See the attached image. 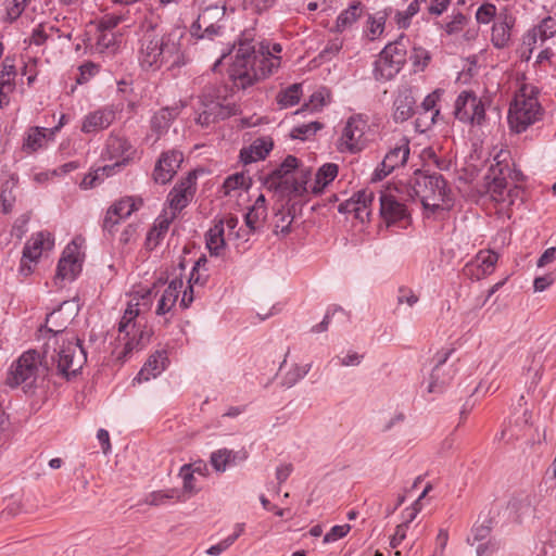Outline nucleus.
Wrapping results in <instances>:
<instances>
[{
  "label": "nucleus",
  "mask_w": 556,
  "mask_h": 556,
  "mask_svg": "<svg viewBox=\"0 0 556 556\" xmlns=\"http://www.w3.org/2000/svg\"><path fill=\"white\" fill-rule=\"evenodd\" d=\"M281 51L282 47L277 42H260L256 50L250 41H240L229 68V77L233 85L245 89L271 75L280 67Z\"/></svg>",
  "instance_id": "nucleus-1"
},
{
  "label": "nucleus",
  "mask_w": 556,
  "mask_h": 556,
  "mask_svg": "<svg viewBox=\"0 0 556 556\" xmlns=\"http://www.w3.org/2000/svg\"><path fill=\"white\" fill-rule=\"evenodd\" d=\"M184 27L175 26L163 35L153 29L147 30L141 40L138 60L144 70H159L163 65L180 66L184 64L182 39Z\"/></svg>",
  "instance_id": "nucleus-2"
},
{
  "label": "nucleus",
  "mask_w": 556,
  "mask_h": 556,
  "mask_svg": "<svg viewBox=\"0 0 556 556\" xmlns=\"http://www.w3.org/2000/svg\"><path fill=\"white\" fill-rule=\"evenodd\" d=\"M43 357L46 362L55 364L58 372L66 378L76 375L87 359L75 334L48 336L43 345Z\"/></svg>",
  "instance_id": "nucleus-3"
},
{
  "label": "nucleus",
  "mask_w": 556,
  "mask_h": 556,
  "mask_svg": "<svg viewBox=\"0 0 556 556\" xmlns=\"http://www.w3.org/2000/svg\"><path fill=\"white\" fill-rule=\"evenodd\" d=\"M48 369L43 354L28 350L11 364L7 384L12 388L21 387L24 393L33 395L43 386Z\"/></svg>",
  "instance_id": "nucleus-4"
},
{
  "label": "nucleus",
  "mask_w": 556,
  "mask_h": 556,
  "mask_svg": "<svg viewBox=\"0 0 556 556\" xmlns=\"http://www.w3.org/2000/svg\"><path fill=\"white\" fill-rule=\"evenodd\" d=\"M140 299L134 295L118 324L117 357L127 359L134 352L142 350L150 341L151 331L141 327L137 318L141 312Z\"/></svg>",
  "instance_id": "nucleus-5"
},
{
  "label": "nucleus",
  "mask_w": 556,
  "mask_h": 556,
  "mask_svg": "<svg viewBox=\"0 0 556 556\" xmlns=\"http://www.w3.org/2000/svg\"><path fill=\"white\" fill-rule=\"evenodd\" d=\"M410 194L420 200L426 210L435 213L438 211H447L453 205L451 191L441 175H426L420 170L415 172L409 180Z\"/></svg>",
  "instance_id": "nucleus-6"
},
{
  "label": "nucleus",
  "mask_w": 556,
  "mask_h": 556,
  "mask_svg": "<svg viewBox=\"0 0 556 556\" xmlns=\"http://www.w3.org/2000/svg\"><path fill=\"white\" fill-rule=\"evenodd\" d=\"M226 87H207L198 97L194 105L195 122L202 127H208L219 119L237 114V105L228 100Z\"/></svg>",
  "instance_id": "nucleus-7"
},
{
  "label": "nucleus",
  "mask_w": 556,
  "mask_h": 556,
  "mask_svg": "<svg viewBox=\"0 0 556 556\" xmlns=\"http://www.w3.org/2000/svg\"><path fill=\"white\" fill-rule=\"evenodd\" d=\"M543 110L531 85H522L515 94L508 111V123L513 131L519 134L538 122Z\"/></svg>",
  "instance_id": "nucleus-8"
},
{
  "label": "nucleus",
  "mask_w": 556,
  "mask_h": 556,
  "mask_svg": "<svg viewBox=\"0 0 556 556\" xmlns=\"http://www.w3.org/2000/svg\"><path fill=\"white\" fill-rule=\"evenodd\" d=\"M136 153L137 150L127 140V138L118 134L111 132L105 141L102 157L112 161L113 164L99 167L89 181L87 180L88 177L84 179L83 185L93 187L96 180L114 175L116 170L128 165L134 160Z\"/></svg>",
  "instance_id": "nucleus-9"
},
{
  "label": "nucleus",
  "mask_w": 556,
  "mask_h": 556,
  "mask_svg": "<svg viewBox=\"0 0 556 556\" xmlns=\"http://www.w3.org/2000/svg\"><path fill=\"white\" fill-rule=\"evenodd\" d=\"M506 154V152L501 151L494 157L496 164L491 165L486 176V193L493 202L500 205L501 210L514 205L517 200H521L522 194V191L517 187L507 188L506 176L509 168L507 165H502V162L505 160H502V156Z\"/></svg>",
  "instance_id": "nucleus-10"
},
{
  "label": "nucleus",
  "mask_w": 556,
  "mask_h": 556,
  "mask_svg": "<svg viewBox=\"0 0 556 556\" xmlns=\"http://www.w3.org/2000/svg\"><path fill=\"white\" fill-rule=\"evenodd\" d=\"M369 136L368 119L361 114L352 115L345 122L337 148L341 153L356 154L367 147L370 141Z\"/></svg>",
  "instance_id": "nucleus-11"
},
{
  "label": "nucleus",
  "mask_w": 556,
  "mask_h": 556,
  "mask_svg": "<svg viewBox=\"0 0 556 556\" xmlns=\"http://www.w3.org/2000/svg\"><path fill=\"white\" fill-rule=\"evenodd\" d=\"M405 55L406 52L401 43L387 45L375 61L374 73L376 78L384 80L393 78L404 65Z\"/></svg>",
  "instance_id": "nucleus-12"
},
{
  "label": "nucleus",
  "mask_w": 556,
  "mask_h": 556,
  "mask_svg": "<svg viewBox=\"0 0 556 556\" xmlns=\"http://www.w3.org/2000/svg\"><path fill=\"white\" fill-rule=\"evenodd\" d=\"M379 204L380 217L388 227L404 222L409 217L406 205L396 187H388L381 190Z\"/></svg>",
  "instance_id": "nucleus-13"
},
{
  "label": "nucleus",
  "mask_w": 556,
  "mask_h": 556,
  "mask_svg": "<svg viewBox=\"0 0 556 556\" xmlns=\"http://www.w3.org/2000/svg\"><path fill=\"white\" fill-rule=\"evenodd\" d=\"M225 14V7H206L192 25L191 35L202 40H213L214 37L220 36L223 26L219 23L224 20Z\"/></svg>",
  "instance_id": "nucleus-14"
},
{
  "label": "nucleus",
  "mask_w": 556,
  "mask_h": 556,
  "mask_svg": "<svg viewBox=\"0 0 556 556\" xmlns=\"http://www.w3.org/2000/svg\"><path fill=\"white\" fill-rule=\"evenodd\" d=\"M455 117L459 122L481 126L485 122V105L472 91H462L455 101Z\"/></svg>",
  "instance_id": "nucleus-15"
},
{
  "label": "nucleus",
  "mask_w": 556,
  "mask_h": 556,
  "mask_svg": "<svg viewBox=\"0 0 556 556\" xmlns=\"http://www.w3.org/2000/svg\"><path fill=\"white\" fill-rule=\"evenodd\" d=\"M83 266V253L80 251V244L77 239H74L68 243L62 256L58 263L55 283L59 285L63 281L74 280L81 270Z\"/></svg>",
  "instance_id": "nucleus-16"
},
{
  "label": "nucleus",
  "mask_w": 556,
  "mask_h": 556,
  "mask_svg": "<svg viewBox=\"0 0 556 556\" xmlns=\"http://www.w3.org/2000/svg\"><path fill=\"white\" fill-rule=\"evenodd\" d=\"M54 247V237L49 231H39L33 235L26 242L21 260L20 270L24 275L31 271V264L37 262L46 251H51Z\"/></svg>",
  "instance_id": "nucleus-17"
},
{
  "label": "nucleus",
  "mask_w": 556,
  "mask_h": 556,
  "mask_svg": "<svg viewBox=\"0 0 556 556\" xmlns=\"http://www.w3.org/2000/svg\"><path fill=\"white\" fill-rule=\"evenodd\" d=\"M195 185L197 175L192 172L173 187L167 195V203L170 208L169 214L176 216L191 202L195 193Z\"/></svg>",
  "instance_id": "nucleus-18"
},
{
  "label": "nucleus",
  "mask_w": 556,
  "mask_h": 556,
  "mask_svg": "<svg viewBox=\"0 0 556 556\" xmlns=\"http://www.w3.org/2000/svg\"><path fill=\"white\" fill-rule=\"evenodd\" d=\"M375 200V193L370 189H362L355 192L350 199L338 206L342 214H354V217L361 223L369 220L371 205Z\"/></svg>",
  "instance_id": "nucleus-19"
},
{
  "label": "nucleus",
  "mask_w": 556,
  "mask_h": 556,
  "mask_svg": "<svg viewBox=\"0 0 556 556\" xmlns=\"http://www.w3.org/2000/svg\"><path fill=\"white\" fill-rule=\"evenodd\" d=\"M409 156V140L401 137L387 152L380 167L375 170V178L382 179L396 167L403 166Z\"/></svg>",
  "instance_id": "nucleus-20"
},
{
  "label": "nucleus",
  "mask_w": 556,
  "mask_h": 556,
  "mask_svg": "<svg viewBox=\"0 0 556 556\" xmlns=\"http://www.w3.org/2000/svg\"><path fill=\"white\" fill-rule=\"evenodd\" d=\"M75 315L73 304L64 301L58 309H54L47 316L45 331L41 330V332L60 337H63V334H74V332L67 330V326Z\"/></svg>",
  "instance_id": "nucleus-21"
},
{
  "label": "nucleus",
  "mask_w": 556,
  "mask_h": 556,
  "mask_svg": "<svg viewBox=\"0 0 556 556\" xmlns=\"http://www.w3.org/2000/svg\"><path fill=\"white\" fill-rule=\"evenodd\" d=\"M138 206L131 197L115 201L108 210L103 219L102 229L113 235L117 225L127 219Z\"/></svg>",
  "instance_id": "nucleus-22"
},
{
  "label": "nucleus",
  "mask_w": 556,
  "mask_h": 556,
  "mask_svg": "<svg viewBox=\"0 0 556 556\" xmlns=\"http://www.w3.org/2000/svg\"><path fill=\"white\" fill-rule=\"evenodd\" d=\"M184 161V155L178 150L163 152L153 169L152 178L156 184L165 185L176 175Z\"/></svg>",
  "instance_id": "nucleus-23"
},
{
  "label": "nucleus",
  "mask_w": 556,
  "mask_h": 556,
  "mask_svg": "<svg viewBox=\"0 0 556 556\" xmlns=\"http://www.w3.org/2000/svg\"><path fill=\"white\" fill-rule=\"evenodd\" d=\"M207 260L203 256L200 257L193 265L188 279V287L182 291L180 299V306L188 308L193 302L199 290L204 287L208 279V273L206 268Z\"/></svg>",
  "instance_id": "nucleus-24"
},
{
  "label": "nucleus",
  "mask_w": 556,
  "mask_h": 556,
  "mask_svg": "<svg viewBox=\"0 0 556 556\" xmlns=\"http://www.w3.org/2000/svg\"><path fill=\"white\" fill-rule=\"evenodd\" d=\"M498 261V255L492 250L478 252L476 257L464 267V274L472 280H480L491 275Z\"/></svg>",
  "instance_id": "nucleus-25"
},
{
  "label": "nucleus",
  "mask_w": 556,
  "mask_h": 556,
  "mask_svg": "<svg viewBox=\"0 0 556 556\" xmlns=\"http://www.w3.org/2000/svg\"><path fill=\"white\" fill-rule=\"evenodd\" d=\"M516 18L506 9L501 10L492 26L491 42L497 49L508 47Z\"/></svg>",
  "instance_id": "nucleus-26"
},
{
  "label": "nucleus",
  "mask_w": 556,
  "mask_h": 556,
  "mask_svg": "<svg viewBox=\"0 0 556 556\" xmlns=\"http://www.w3.org/2000/svg\"><path fill=\"white\" fill-rule=\"evenodd\" d=\"M184 287V281L179 278L173 279L164 290L157 295V303L155 308V314L159 316H164L172 312L175 307L177 300L181 293V289Z\"/></svg>",
  "instance_id": "nucleus-27"
},
{
  "label": "nucleus",
  "mask_w": 556,
  "mask_h": 556,
  "mask_svg": "<svg viewBox=\"0 0 556 556\" xmlns=\"http://www.w3.org/2000/svg\"><path fill=\"white\" fill-rule=\"evenodd\" d=\"M115 113L113 110L103 108L90 112L81 122V131L85 134L98 132L110 127L114 122Z\"/></svg>",
  "instance_id": "nucleus-28"
},
{
  "label": "nucleus",
  "mask_w": 556,
  "mask_h": 556,
  "mask_svg": "<svg viewBox=\"0 0 556 556\" xmlns=\"http://www.w3.org/2000/svg\"><path fill=\"white\" fill-rule=\"evenodd\" d=\"M416 100L412 89L400 88L393 102V119L395 122L407 121L415 112Z\"/></svg>",
  "instance_id": "nucleus-29"
},
{
  "label": "nucleus",
  "mask_w": 556,
  "mask_h": 556,
  "mask_svg": "<svg viewBox=\"0 0 556 556\" xmlns=\"http://www.w3.org/2000/svg\"><path fill=\"white\" fill-rule=\"evenodd\" d=\"M274 147L269 137L255 139L248 148H243L240 152V160L243 164H251L264 160Z\"/></svg>",
  "instance_id": "nucleus-30"
},
{
  "label": "nucleus",
  "mask_w": 556,
  "mask_h": 556,
  "mask_svg": "<svg viewBox=\"0 0 556 556\" xmlns=\"http://www.w3.org/2000/svg\"><path fill=\"white\" fill-rule=\"evenodd\" d=\"M167 363V354L165 351H156L153 353L148 361L144 363L143 367L138 372L135 380L138 382L149 381L150 379L156 378L160 376L166 368Z\"/></svg>",
  "instance_id": "nucleus-31"
},
{
  "label": "nucleus",
  "mask_w": 556,
  "mask_h": 556,
  "mask_svg": "<svg viewBox=\"0 0 556 556\" xmlns=\"http://www.w3.org/2000/svg\"><path fill=\"white\" fill-rule=\"evenodd\" d=\"M267 217L266 199L264 194H260L253 205L244 215L245 229L249 235L260 229Z\"/></svg>",
  "instance_id": "nucleus-32"
},
{
  "label": "nucleus",
  "mask_w": 556,
  "mask_h": 556,
  "mask_svg": "<svg viewBox=\"0 0 556 556\" xmlns=\"http://www.w3.org/2000/svg\"><path fill=\"white\" fill-rule=\"evenodd\" d=\"M175 217L176 216H174V214H169L168 212H164L157 216L152 228L147 235L146 243L149 249L152 250L160 244L161 240L167 233L169 226Z\"/></svg>",
  "instance_id": "nucleus-33"
},
{
  "label": "nucleus",
  "mask_w": 556,
  "mask_h": 556,
  "mask_svg": "<svg viewBox=\"0 0 556 556\" xmlns=\"http://www.w3.org/2000/svg\"><path fill=\"white\" fill-rule=\"evenodd\" d=\"M181 105L166 106L159 110L151 118V128L157 138L167 131L173 121L179 115Z\"/></svg>",
  "instance_id": "nucleus-34"
},
{
  "label": "nucleus",
  "mask_w": 556,
  "mask_h": 556,
  "mask_svg": "<svg viewBox=\"0 0 556 556\" xmlns=\"http://www.w3.org/2000/svg\"><path fill=\"white\" fill-rule=\"evenodd\" d=\"M339 166L334 163L321 165L311 184L312 194H320L338 176Z\"/></svg>",
  "instance_id": "nucleus-35"
},
{
  "label": "nucleus",
  "mask_w": 556,
  "mask_h": 556,
  "mask_svg": "<svg viewBox=\"0 0 556 556\" xmlns=\"http://www.w3.org/2000/svg\"><path fill=\"white\" fill-rule=\"evenodd\" d=\"M237 458L243 460L247 458V455L245 453L239 455V453L233 451L222 448L212 453L211 465L216 471L224 472L228 466L236 464Z\"/></svg>",
  "instance_id": "nucleus-36"
},
{
  "label": "nucleus",
  "mask_w": 556,
  "mask_h": 556,
  "mask_svg": "<svg viewBox=\"0 0 556 556\" xmlns=\"http://www.w3.org/2000/svg\"><path fill=\"white\" fill-rule=\"evenodd\" d=\"M224 224H215L206 233V247L212 255L218 256L226 245Z\"/></svg>",
  "instance_id": "nucleus-37"
},
{
  "label": "nucleus",
  "mask_w": 556,
  "mask_h": 556,
  "mask_svg": "<svg viewBox=\"0 0 556 556\" xmlns=\"http://www.w3.org/2000/svg\"><path fill=\"white\" fill-rule=\"evenodd\" d=\"M363 7L357 4H352L348 9L343 10L336 21V30L339 33H343L348 29H351L352 26L357 22V20L363 14Z\"/></svg>",
  "instance_id": "nucleus-38"
},
{
  "label": "nucleus",
  "mask_w": 556,
  "mask_h": 556,
  "mask_svg": "<svg viewBox=\"0 0 556 556\" xmlns=\"http://www.w3.org/2000/svg\"><path fill=\"white\" fill-rule=\"evenodd\" d=\"M47 128L31 127L24 137L23 150L27 153H33L41 149L47 140Z\"/></svg>",
  "instance_id": "nucleus-39"
},
{
  "label": "nucleus",
  "mask_w": 556,
  "mask_h": 556,
  "mask_svg": "<svg viewBox=\"0 0 556 556\" xmlns=\"http://www.w3.org/2000/svg\"><path fill=\"white\" fill-rule=\"evenodd\" d=\"M251 182L249 176L243 173H235L225 179L222 190L224 195H235L237 192L248 190Z\"/></svg>",
  "instance_id": "nucleus-40"
},
{
  "label": "nucleus",
  "mask_w": 556,
  "mask_h": 556,
  "mask_svg": "<svg viewBox=\"0 0 556 556\" xmlns=\"http://www.w3.org/2000/svg\"><path fill=\"white\" fill-rule=\"evenodd\" d=\"M217 224H224L226 239L228 241H230V240L248 241L249 240L250 235L248 233L247 229L243 227L238 228V225H239L238 217L232 216V215H226Z\"/></svg>",
  "instance_id": "nucleus-41"
},
{
  "label": "nucleus",
  "mask_w": 556,
  "mask_h": 556,
  "mask_svg": "<svg viewBox=\"0 0 556 556\" xmlns=\"http://www.w3.org/2000/svg\"><path fill=\"white\" fill-rule=\"evenodd\" d=\"M301 96L302 85L293 84L278 93L277 102L282 109L290 108L299 103Z\"/></svg>",
  "instance_id": "nucleus-42"
},
{
  "label": "nucleus",
  "mask_w": 556,
  "mask_h": 556,
  "mask_svg": "<svg viewBox=\"0 0 556 556\" xmlns=\"http://www.w3.org/2000/svg\"><path fill=\"white\" fill-rule=\"evenodd\" d=\"M312 369V364L299 365L294 364L291 368L285 374L282 378V386L287 388H291L296 384L300 380H302Z\"/></svg>",
  "instance_id": "nucleus-43"
},
{
  "label": "nucleus",
  "mask_w": 556,
  "mask_h": 556,
  "mask_svg": "<svg viewBox=\"0 0 556 556\" xmlns=\"http://www.w3.org/2000/svg\"><path fill=\"white\" fill-rule=\"evenodd\" d=\"M533 31L536 33V36L540 38V47L543 43L552 38L556 34V20L552 16H547L541 21V23L534 26Z\"/></svg>",
  "instance_id": "nucleus-44"
},
{
  "label": "nucleus",
  "mask_w": 556,
  "mask_h": 556,
  "mask_svg": "<svg viewBox=\"0 0 556 556\" xmlns=\"http://www.w3.org/2000/svg\"><path fill=\"white\" fill-rule=\"evenodd\" d=\"M440 115V111H417V117L415 119L416 130L419 132H426L429 130L437 122L438 116Z\"/></svg>",
  "instance_id": "nucleus-45"
},
{
  "label": "nucleus",
  "mask_w": 556,
  "mask_h": 556,
  "mask_svg": "<svg viewBox=\"0 0 556 556\" xmlns=\"http://www.w3.org/2000/svg\"><path fill=\"white\" fill-rule=\"evenodd\" d=\"M321 127L323 125L319 122L299 125L292 128L290 136L293 139L307 140L321 129Z\"/></svg>",
  "instance_id": "nucleus-46"
},
{
  "label": "nucleus",
  "mask_w": 556,
  "mask_h": 556,
  "mask_svg": "<svg viewBox=\"0 0 556 556\" xmlns=\"http://www.w3.org/2000/svg\"><path fill=\"white\" fill-rule=\"evenodd\" d=\"M497 8L495 4L485 2L482 3L476 11V20L479 24H489L498 16Z\"/></svg>",
  "instance_id": "nucleus-47"
},
{
  "label": "nucleus",
  "mask_w": 556,
  "mask_h": 556,
  "mask_svg": "<svg viewBox=\"0 0 556 556\" xmlns=\"http://www.w3.org/2000/svg\"><path fill=\"white\" fill-rule=\"evenodd\" d=\"M178 494L179 492L175 489L154 491L146 497L144 503L151 506H159L164 504L167 500L179 498Z\"/></svg>",
  "instance_id": "nucleus-48"
},
{
  "label": "nucleus",
  "mask_w": 556,
  "mask_h": 556,
  "mask_svg": "<svg viewBox=\"0 0 556 556\" xmlns=\"http://www.w3.org/2000/svg\"><path fill=\"white\" fill-rule=\"evenodd\" d=\"M179 477L182 480V491L189 495L197 494L200 489L195 484V475L190 467L182 466L179 470Z\"/></svg>",
  "instance_id": "nucleus-49"
},
{
  "label": "nucleus",
  "mask_w": 556,
  "mask_h": 556,
  "mask_svg": "<svg viewBox=\"0 0 556 556\" xmlns=\"http://www.w3.org/2000/svg\"><path fill=\"white\" fill-rule=\"evenodd\" d=\"M384 29V18L382 16H368L367 26L365 28V35L368 39L375 40L378 38Z\"/></svg>",
  "instance_id": "nucleus-50"
},
{
  "label": "nucleus",
  "mask_w": 556,
  "mask_h": 556,
  "mask_svg": "<svg viewBox=\"0 0 556 556\" xmlns=\"http://www.w3.org/2000/svg\"><path fill=\"white\" fill-rule=\"evenodd\" d=\"M96 49L100 53L105 51H114L115 49V35L110 30H99L96 42Z\"/></svg>",
  "instance_id": "nucleus-51"
},
{
  "label": "nucleus",
  "mask_w": 556,
  "mask_h": 556,
  "mask_svg": "<svg viewBox=\"0 0 556 556\" xmlns=\"http://www.w3.org/2000/svg\"><path fill=\"white\" fill-rule=\"evenodd\" d=\"M13 182L7 181L1 190L0 193V201L2 205L3 213H10L13 208L14 202H15V194L13 193Z\"/></svg>",
  "instance_id": "nucleus-52"
},
{
  "label": "nucleus",
  "mask_w": 556,
  "mask_h": 556,
  "mask_svg": "<svg viewBox=\"0 0 556 556\" xmlns=\"http://www.w3.org/2000/svg\"><path fill=\"white\" fill-rule=\"evenodd\" d=\"M313 180L309 178L308 174H302L299 178L294 180L292 184V192L295 197H303L312 193L311 184Z\"/></svg>",
  "instance_id": "nucleus-53"
},
{
  "label": "nucleus",
  "mask_w": 556,
  "mask_h": 556,
  "mask_svg": "<svg viewBox=\"0 0 556 556\" xmlns=\"http://www.w3.org/2000/svg\"><path fill=\"white\" fill-rule=\"evenodd\" d=\"M420 10L419 0L412 1L403 13L397 14V23L401 27L406 28L409 25V20L416 15Z\"/></svg>",
  "instance_id": "nucleus-54"
},
{
  "label": "nucleus",
  "mask_w": 556,
  "mask_h": 556,
  "mask_svg": "<svg viewBox=\"0 0 556 556\" xmlns=\"http://www.w3.org/2000/svg\"><path fill=\"white\" fill-rule=\"evenodd\" d=\"M351 530V526L345 525H337L333 526L329 532H327L324 536V543H332L342 538H344Z\"/></svg>",
  "instance_id": "nucleus-55"
},
{
  "label": "nucleus",
  "mask_w": 556,
  "mask_h": 556,
  "mask_svg": "<svg viewBox=\"0 0 556 556\" xmlns=\"http://www.w3.org/2000/svg\"><path fill=\"white\" fill-rule=\"evenodd\" d=\"M28 0H5V10L9 20H16L24 11Z\"/></svg>",
  "instance_id": "nucleus-56"
},
{
  "label": "nucleus",
  "mask_w": 556,
  "mask_h": 556,
  "mask_svg": "<svg viewBox=\"0 0 556 556\" xmlns=\"http://www.w3.org/2000/svg\"><path fill=\"white\" fill-rule=\"evenodd\" d=\"M363 355L355 352L349 351L344 356H336L332 361H337L339 366L353 367L358 366L363 361Z\"/></svg>",
  "instance_id": "nucleus-57"
},
{
  "label": "nucleus",
  "mask_w": 556,
  "mask_h": 556,
  "mask_svg": "<svg viewBox=\"0 0 556 556\" xmlns=\"http://www.w3.org/2000/svg\"><path fill=\"white\" fill-rule=\"evenodd\" d=\"M410 60L415 67L418 70H424L430 60V55L428 51L422 48H414Z\"/></svg>",
  "instance_id": "nucleus-58"
},
{
  "label": "nucleus",
  "mask_w": 556,
  "mask_h": 556,
  "mask_svg": "<svg viewBox=\"0 0 556 556\" xmlns=\"http://www.w3.org/2000/svg\"><path fill=\"white\" fill-rule=\"evenodd\" d=\"M15 75L16 72L13 60H11L10 58H5L3 60L2 70L0 72V81L7 83L8 80V84H14L13 80Z\"/></svg>",
  "instance_id": "nucleus-59"
},
{
  "label": "nucleus",
  "mask_w": 556,
  "mask_h": 556,
  "mask_svg": "<svg viewBox=\"0 0 556 556\" xmlns=\"http://www.w3.org/2000/svg\"><path fill=\"white\" fill-rule=\"evenodd\" d=\"M441 96H442V91L439 89L429 93L421 102L419 110H424V111H428V112L432 111V113H434V111H440V109L438 108L437 104H438V101L440 100Z\"/></svg>",
  "instance_id": "nucleus-60"
},
{
  "label": "nucleus",
  "mask_w": 556,
  "mask_h": 556,
  "mask_svg": "<svg viewBox=\"0 0 556 556\" xmlns=\"http://www.w3.org/2000/svg\"><path fill=\"white\" fill-rule=\"evenodd\" d=\"M292 216L289 213L277 214V220L275 224V232L287 235L290 231Z\"/></svg>",
  "instance_id": "nucleus-61"
},
{
  "label": "nucleus",
  "mask_w": 556,
  "mask_h": 556,
  "mask_svg": "<svg viewBox=\"0 0 556 556\" xmlns=\"http://www.w3.org/2000/svg\"><path fill=\"white\" fill-rule=\"evenodd\" d=\"M465 21H466V18L464 16V14H462V13L454 14L452 16V20L450 22H447L444 26L446 34L453 35V34L459 33L463 29Z\"/></svg>",
  "instance_id": "nucleus-62"
},
{
  "label": "nucleus",
  "mask_w": 556,
  "mask_h": 556,
  "mask_svg": "<svg viewBox=\"0 0 556 556\" xmlns=\"http://www.w3.org/2000/svg\"><path fill=\"white\" fill-rule=\"evenodd\" d=\"M491 528L485 525L475 526L471 530V536L468 539L470 544L485 540L490 534Z\"/></svg>",
  "instance_id": "nucleus-63"
},
{
  "label": "nucleus",
  "mask_w": 556,
  "mask_h": 556,
  "mask_svg": "<svg viewBox=\"0 0 556 556\" xmlns=\"http://www.w3.org/2000/svg\"><path fill=\"white\" fill-rule=\"evenodd\" d=\"M540 46V38L536 36V33L533 29H530L522 39V47L525 49L523 53L528 51L529 54L533 52V50ZM530 55H528V59Z\"/></svg>",
  "instance_id": "nucleus-64"
}]
</instances>
